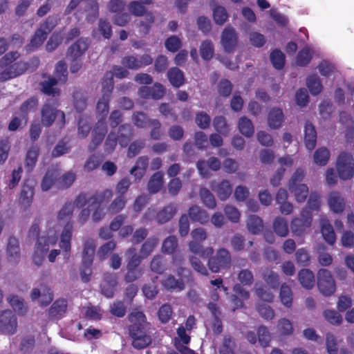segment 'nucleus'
Listing matches in <instances>:
<instances>
[{
    "instance_id": "obj_1",
    "label": "nucleus",
    "mask_w": 354,
    "mask_h": 354,
    "mask_svg": "<svg viewBox=\"0 0 354 354\" xmlns=\"http://www.w3.org/2000/svg\"><path fill=\"white\" fill-rule=\"evenodd\" d=\"M127 319L129 322L128 334L132 346L137 350L149 346L152 342L151 324L147 322L145 314L135 308L128 315Z\"/></svg>"
},
{
    "instance_id": "obj_2",
    "label": "nucleus",
    "mask_w": 354,
    "mask_h": 354,
    "mask_svg": "<svg viewBox=\"0 0 354 354\" xmlns=\"http://www.w3.org/2000/svg\"><path fill=\"white\" fill-rule=\"evenodd\" d=\"M207 258V266L213 273L219 272L223 270H228L232 266L231 253L224 248L218 249L214 254L213 253Z\"/></svg>"
},
{
    "instance_id": "obj_3",
    "label": "nucleus",
    "mask_w": 354,
    "mask_h": 354,
    "mask_svg": "<svg viewBox=\"0 0 354 354\" xmlns=\"http://www.w3.org/2000/svg\"><path fill=\"white\" fill-rule=\"evenodd\" d=\"M339 177L343 180L350 179L354 174V158L351 153L342 152L337 160Z\"/></svg>"
},
{
    "instance_id": "obj_4",
    "label": "nucleus",
    "mask_w": 354,
    "mask_h": 354,
    "mask_svg": "<svg viewBox=\"0 0 354 354\" xmlns=\"http://www.w3.org/2000/svg\"><path fill=\"white\" fill-rule=\"evenodd\" d=\"M317 287L324 296H330L335 293L336 284L331 272L327 269L322 268L318 271Z\"/></svg>"
},
{
    "instance_id": "obj_5",
    "label": "nucleus",
    "mask_w": 354,
    "mask_h": 354,
    "mask_svg": "<svg viewBox=\"0 0 354 354\" xmlns=\"http://www.w3.org/2000/svg\"><path fill=\"white\" fill-rule=\"evenodd\" d=\"M41 122L46 127H50L56 118H59L61 126L65 124V114L63 111L57 110L48 103H45L41 111Z\"/></svg>"
},
{
    "instance_id": "obj_6",
    "label": "nucleus",
    "mask_w": 354,
    "mask_h": 354,
    "mask_svg": "<svg viewBox=\"0 0 354 354\" xmlns=\"http://www.w3.org/2000/svg\"><path fill=\"white\" fill-rule=\"evenodd\" d=\"M17 319L10 310L0 312V333L4 335H12L17 330Z\"/></svg>"
},
{
    "instance_id": "obj_7",
    "label": "nucleus",
    "mask_w": 354,
    "mask_h": 354,
    "mask_svg": "<svg viewBox=\"0 0 354 354\" xmlns=\"http://www.w3.org/2000/svg\"><path fill=\"white\" fill-rule=\"evenodd\" d=\"M312 221V213L308 209H302L301 218H295L291 222L290 228L292 234L295 236H302L306 230L311 225Z\"/></svg>"
},
{
    "instance_id": "obj_8",
    "label": "nucleus",
    "mask_w": 354,
    "mask_h": 354,
    "mask_svg": "<svg viewBox=\"0 0 354 354\" xmlns=\"http://www.w3.org/2000/svg\"><path fill=\"white\" fill-rule=\"evenodd\" d=\"M178 248V239L174 235H170L162 242L161 251L165 254H171L172 263L174 264H180L183 261V257L180 254L176 253Z\"/></svg>"
},
{
    "instance_id": "obj_9",
    "label": "nucleus",
    "mask_w": 354,
    "mask_h": 354,
    "mask_svg": "<svg viewBox=\"0 0 354 354\" xmlns=\"http://www.w3.org/2000/svg\"><path fill=\"white\" fill-rule=\"evenodd\" d=\"M153 62V59L148 54L142 55L140 58L136 55H128L122 57L121 64L131 70H138L142 67L149 66Z\"/></svg>"
},
{
    "instance_id": "obj_10",
    "label": "nucleus",
    "mask_w": 354,
    "mask_h": 354,
    "mask_svg": "<svg viewBox=\"0 0 354 354\" xmlns=\"http://www.w3.org/2000/svg\"><path fill=\"white\" fill-rule=\"evenodd\" d=\"M28 71V64L25 62H17L6 68L0 73V82H5L8 80L19 76Z\"/></svg>"
},
{
    "instance_id": "obj_11",
    "label": "nucleus",
    "mask_w": 354,
    "mask_h": 354,
    "mask_svg": "<svg viewBox=\"0 0 354 354\" xmlns=\"http://www.w3.org/2000/svg\"><path fill=\"white\" fill-rule=\"evenodd\" d=\"M35 181L32 179H25L19 196V203L25 208L29 207L34 196Z\"/></svg>"
},
{
    "instance_id": "obj_12",
    "label": "nucleus",
    "mask_w": 354,
    "mask_h": 354,
    "mask_svg": "<svg viewBox=\"0 0 354 354\" xmlns=\"http://www.w3.org/2000/svg\"><path fill=\"white\" fill-rule=\"evenodd\" d=\"M221 41L225 52L233 53L238 43V37L235 30L232 28H225L221 35Z\"/></svg>"
},
{
    "instance_id": "obj_13",
    "label": "nucleus",
    "mask_w": 354,
    "mask_h": 354,
    "mask_svg": "<svg viewBox=\"0 0 354 354\" xmlns=\"http://www.w3.org/2000/svg\"><path fill=\"white\" fill-rule=\"evenodd\" d=\"M210 188L214 192L221 201H226L232 193V186L228 180L224 179L220 183L213 180L210 183Z\"/></svg>"
},
{
    "instance_id": "obj_14",
    "label": "nucleus",
    "mask_w": 354,
    "mask_h": 354,
    "mask_svg": "<svg viewBox=\"0 0 354 354\" xmlns=\"http://www.w3.org/2000/svg\"><path fill=\"white\" fill-rule=\"evenodd\" d=\"M88 46L89 43L87 38L81 37L78 39L68 47L66 53L67 57L73 59L80 58L86 51Z\"/></svg>"
},
{
    "instance_id": "obj_15",
    "label": "nucleus",
    "mask_w": 354,
    "mask_h": 354,
    "mask_svg": "<svg viewBox=\"0 0 354 354\" xmlns=\"http://www.w3.org/2000/svg\"><path fill=\"white\" fill-rule=\"evenodd\" d=\"M73 225L68 222L61 234L59 247L63 250L64 259L68 260L70 258L71 248V241L72 238Z\"/></svg>"
},
{
    "instance_id": "obj_16",
    "label": "nucleus",
    "mask_w": 354,
    "mask_h": 354,
    "mask_svg": "<svg viewBox=\"0 0 354 354\" xmlns=\"http://www.w3.org/2000/svg\"><path fill=\"white\" fill-rule=\"evenodd\" d=\"M48 249V239H39L36 242L34 253L32 254V261L36 266H39L42 264Z\"/></svg>"
},
{
    "instance_id": "obj_17",
    "label": "nucleus",
    "mask_w": 354,
    "mask_h": 354,
    "mask_svg": "<svg viewBox=\"0 0 354 354\" xmlns=\"http://www.w3.org/2000/svg\"><path fill=\"white\" fill-rule=\"evenodd\" d=\"M39 147L37 145H32L27 151L24 160V168L27 173H31L37 162L39 155Z\"/></svg>"
},
{
    "instance_id": "obj_18",
    "label": "nucleus",
    "mask_w": 354,
    "mask_h": 354,
    "mask_svg": "<svg viewBox=\"0 0 354 354\" xmlns=\"http://www.w3.org/2000/svg\"><path fill=\"white\" fill-rule=\"evenodd\" d=\"M96 243L93 239H87L84 243L82 264L92 266L95 252Z\"/></svg>"
},
{
    "instance_id": "obj_19",
    "label": "nucleus",
    "mask_w": 354,
    "mask_h": 354,
    "mask_svg": "<svg viewBox=\"0 0 354 354\" xmlns=\"http://www.w3.org/2000/svg\"><path fill=\"white\" fill-rule=\"evenodd\" d=\"M188 216L192 222L201 224L207 223L209 218L207 211L196 205H193L189 208Z\"/></svg>"
},
{
    "instance_id": "obj_20",
    "label": "nucleus",
    "mask_w": 354,
    "mask_h": 354,
    "mask_svg": "<svg viewBox=\"0 0 354 354\" xmlns=\"http://www.w3.org/2000/svg\"><path fill=\"white\" fill-rule=\"evenodd\" d=\"M304 143L306 147L312 151L317 143V132L315 127L310 122H306L304 127Z\"/></svg>"
},
{
    "instance_id": "obj_21",
    "label": "nucleus",
    "mask_w": 354,
    "mask_h": 354,
    "mask_svg": "<svg viewBox=\"0 0 354 354\" xmlns=\"http://www.w3.org/2000/svg\"><path fill=\"white\" fill-rule=\"evenodd\" d=\"M177 207L174 203H169L160 210L156 216L158 224H164L169 221L176 214Z\"/></svg>"
},
{
    "instance_id": "obj_22",
    "label": "nucleus",
    "mask_w": 354,
    "mask_h": 354,
    "mask_svg": "<svg viewBox=\"0 0 354 354\" xmlns=\"http://www.w3.org/2000/svg\"><path fill=\"white\" fill-rule=\"evenodd\" d=\"M133 136V129L129 124H121L118 128L117 139L122 147H126Z\"/></svg>"
},
{
    "instance_id": "obj_23",
    "label": "nucleus",
    "mask_w": 354,
    "mask_h": 354,
    "mask_svg": "<svg viewBox=\"0 0 354 354\" xmlns=\"http://www.w3.org/2000/svg\"><path fill=\"white\" fill-rule=\"evenodd\" d=\"M6 253L8 260L10 262L17 263L19 261L20 258V248L19 241L16 238L13 236H10L9 238L6 248Z\"/></svg>"
},
{
    "instance_id": "obj_24",
    "label": "nucleus",
    "mask_w": 354,
    "mask_h": 354,
    "mask_svg": "<svg viewBox=\"0 0 354 354\" xmlns=\"http://www.w3.org/2000/svg\"><path fill=\"white\" fill-rule=\"evenodd\" d=\"M284 120L283 111L279 108H272L268 115V124L271 129H277L281 127Z\"/></svg>"
},
{
    "instance_id": "obj_25",
    "label": "nucleus",
    "mask_w": 354,
    "mask_h": 354,
    "mask_svg": "<svg viewBox=\"0 0 354 354\" xmlns=\"http://www.w3.org/2000/svg\"><path fill=\"white\" fill-rule=\"evenodd\" d=\"M167 76L169 82L175 88H179L185 82L183 72L178 67H172L167 71Z\"/></svg>"
},
{
    "instance_id": "obj_26",
    "label": "nucleus",
    "mask_w": 354,
    "mask_h": 354,
    "mask_svg": "<svg viewBox=\"0 0 354 354\" xmlns=\"http://www.w3.org/2000/svg\"><path fill=\"white\" fill-rule=\"evenodd\" d=\"M162 285L168 291H182L185 285L183 279H176L172 274H169L162 280Z\"/></svg>"
},
{
    "instance_id": "obj_27",
    "label": "nucleus",
    "mask_w": 354,
    "mask_h": 354,
    "mask_svg": "<svg viewBox=\"0 0 354 354\" xmlns=\"http://www.w3.org/2000/svg\"><path fill=\"white\" fill-rule=\"evenodd\" d=\"M328 205L335 213H342L345 208V201L338 192H332L328 197Z\"/></svg>"
},
{
    "instance_id": "obj_28",
    "label": "nucleus",
    "mask_w": 354,
    "mask_h": 354,
    "mask_svg": "<svg viewBox=\"0 0 354 354\" xmlns=\"http://www.w3.org/2000/svg\"><path fill=\"white\" fill-rule=\"evenodd\" d=\"M236 344L234 337L227 333L223 337L222 343L218 347L219 354H236Z\"/></svg>"
},
{
    "instance_id": "obj_29",
    "label": "nucleus",
    "mask_w": 354,
    "mask_h": 354,
    "mask_svg": "<svg viewBox=\"0 0 354 354\" xmlns=\"http://www.w3.org/2000/svg\"><path fill=\"white\" fill-rule=\"evenodd\" d=\"M67 308V301L64 299L56 300L48 310L51 319H60L65 314Z\"/></svg>"
},
{
    "instance_id": "obj_30",
    "label": "nucleus",
    "mask_w": 354,
    "mask_h": 354,
    "mask_svg": "<svg viewBox=\"0 0 354 354\" xmlns=\"http://www.w3.org/2000/svg\"><path fill=\"white\" fill-rule=\"evenodd\" d=\"M149 165V158L147 156H140L136 162V165L130 170V174L134 175L136 178L140 180L144 176Z\"/></svg>"
},
{
    "instance_id": "obj_31",
    "label": "nucleus",
    "mask_w": 354,
    "mask_h": 354,
    "mask_svg": "<svg viewBox=\"0 0 354 354\" xmlns=\"http://www.w3.org/2000/svg\"><path fill=\"white\" fill-rule=\"evenodd\" d=\"M202 242L191 241L188 243L189 250L195 254L200 255L202 258L206 259L214 253L212 247L203 248Z\"/></svg>"
},
{
    "instance_id": "obj_32",
    "label": "nucleus",
    "mask_w": 354,
    "mask_h": 354,
    "mask_svg": "<svg viewBox=\"0 0 354 354\" xmlns=\"http://www.w3.org/2000/svg\"><path fill=\"white\" fill-rule=\"evenodd\" d=\"M39 297H41V305L42 306H46L49 305L53 299V292L48 288H45L42 293L38 288H34L32 290L30 297L32 301L37 299Z\"/></svg>"
},
{
    "instance_id": "obj_33",
    "label": "nucleus",
    "mask_w": 354,
    "mask_h": 354,
    "mask_svg": "<svg viewBox=\"0 0 354 354\" xmlns=\"http://www.w3.org/2000/svg\"><path fill=\"white\" fill-rule=\"evenodd\" d=\"M298 280L306 289H312L315 285L314 273L309 269H302L298 273Z\"/></svg>"
},
{
    "instance_id": "obj_34",
    "label": "nucleus",
    "mask_w": 354,
    "mask_h": 354,
    "mask_svg": "<svg viewBox=\"0 0 354 354\" xmlns=\"http://www.w3.org/2000/svg\"><path fill=\"white\" fill-rule=\"evenodd\" d=\"M240 283H236L233 286V291L235 294L232 296V300L237 306H242L243 305V300H247L250 297L249 292Z\"/></svg>"
},
{
    "instance_id": "obj_35",
    "label": "nucleus",
    "mask_w": 354,
    "mask_h": 354,
    "mask_svg": "<svg viewBox=\"0 0 354 354\" xmlns=\"http://www.w3.org/2000/svg\"><path fill=\"white\" fill-rule=\"evenodd\" d=\"M57 80L54 77H49L48 80H46L41 83V91L48 95L52 97L59 96L60 94V90L55 86L57 84Z\"/></svg>"
},
{
    "instance_id": "obj_36",
    "label": "nucleus",
    "mask_w": 354,
    "mask_h": 354,
    "mask_svg": "<svg viewBox=\"0 0 354 354\" xmlns=\"http://www.w3.org/2000/svg\"><path fill=\"white\" fill-rule=\"evenodd\" d=\"M321 232L325 241L330 245L336 241V235L332 225L328 221H323L322 223Z\"/></svg>"
},
{
    "instance_id": "obj_37",
    "label": "nucleus",
    "mask_w": 354,
    "mask_h": 354,
    "mask_svg": "<svg viewBox=\"0 0 354 354\" xmlns=\"http://www.w3.org/2000/svg\"><path fill=\"white\" fill-rule=\"evenodd\" d=\"M246 226L250 232L253 234H258L263 230V223L259 216L250 215L246 221Z\"/></svg>"
},
{
    "instance_id": "obj_38",
    "label": "nucleus",
    "mask_w": 354,
    "mask_h": 354,
    "mask_svg": "<svg viewBox=\"0 0 354 354\" xmlns=\"http://www.w3.org/2000/svg\"><path fill=\"white\" fill-rule=\"evenodd\" d=\"M265 283L272 289L277 290L280 285L279 274L272 270L266 269L262 273Z\"/></svg>"
},
{
    "instance_id": "obj_39",
    "label": "nucleus",
    "mask_w": 354,
    "mask_h": 354,
    "mask_svg": "<svg viewBox=\"0 0 354 354\" xmlns=\"http://www.w3.org/2000/svg\"><path fill=\"white\" fill-rule=\"evenodd\" d=\"M163 183V174L161 171L154 173L148 182V190L151 194L158 192Z\"/></svg>"
},
{
    "instance_id": "obj_40",
    "label": "nucleus",
    "mask_w": 354,
    "mask_h": 354,
    "mask_svg": "<svg viewBox=\"0 0 354 354\" xmlns=\"http://www.w3.org/2000/svg\"><path fill=\"white\" fill-rule=\"evenodd\" d=\"M199 196L203 204L208 209H214L216 207V201L213 194L206 187H201Z\"/></svg>"
},
{
    "instance_id": "obj_41",
    "label": "nucleus",
    "mask_w": 354,
    "mask_h": 354,
    "mask_svg": "<svg viewBox=\"0 0 354 354\" xmlns=\"http://www.w3.org/2000/svg\"><path fill=\"white\" fill-rule=\"evenodd\" d=\"M57 171L55 169H48L46 172L41 183V189L44 192L49 190L57 180Z\"/></svg>"
},
{
    "instance_id": "obj_42",
    "label": "nucleus",
    "mask_w": 354,
    "mask_h": 354,
    "mask_svg": "<svg viewBox=\"0 0 354 354\" xmlns=\"http://www.w3.org/2000/svg\"><path fill=\"white\" fill-rule=\"evenodd\" d=\"M239 131L245 137H252L254 133L252 122L245 116L241 117L238 123Z\"/></svg>"
},
{
    "instance_id": "obj_43",
    "label": "nucleus",
    "mask_w": 354,
    "mask_h": 354,
    "mask_svg": "<svg viewBox=\"0 0 354 354\" xmlns=\"http://www.w3.org/2000/svg\"><path fill=\"white\" fill-rule=\"evenodd\" d=\"M102 96L111 97L114 87L112 72L107 71L105 73L102 79Z\"/></svg>"
},
{
    "instance_id": "obj_44",
    "label": "nucleus",
    "mask_w": 354,
    "mask_h": 354,
    "mask_svg": "<svg viewBox=\"0 0 354 354\" xmlns=\"http://www.w3.org/2000/svg\"><path fill=\"white\" fill-rule=\"evenodd\" d=\"M150 269L153 272L162 274L166 270V260L160 254L155 255L151 261Z\"/></svg>"
},
{
    "instance_id": "obj_45",
    "label": "nucleus",
    "mask_w": 354,
    "mask_h": 354,
    "mask_svg": "<svg viewBox=\"0 0 354 354\" xmlns=\"http://www.w3.org/2000/svg\"><path fill=\"white\" fill-rule=\"evenodd\" d=\"M273 230L279 236L286 237L289 232L286 220L281 216L276 217L273 222Z\"/></svg>"
},
{
    "instance_id": "obj_46",
    "label": "nucleus",
    "mask_w": 354,
    "mask_h": 354,
    "mask_svg": "<svg viewBox=\"0 0 354 354\" xmlns=\"http://www.w3.org/2000/svg\"><path fill=\"white\" fill-rule=\"evenodd\" d=\"M289 191L292 193L295 197V200L298 203H303L306 201L309 189L306 184H300L293 186L292 188L288 187Z\"/></svg>"
},
{
    "instance_id": "obj_47",
    "label": "nucleus",
    "mask_w": 354,
    "mask_h": 354,
    "mask_svg": "<svg viewBox=\"0 0 354 354\" xmlns=\"http://www.w3.org/2000/svg\"><path fill=\"white\" fill-rule=\"evenodd\" d=\"M158 243V239L155 236L148 238L142 245L140 254L143 259L148 257L153 251Z\"/></svg>"
},
{
    "instance_id": "obj_48",
    "label": "nucleus",
    "mask_w": 354,
    "mask_h": 354,
    "mask_svg": "<svg viewBox=\"0 0 354 354\" xmlns=\"http://www.w3.org/2000/svg\"><path fill=\"white\" fill-rule=\"evenodd\" d=\"M47 36L45 35L41 30L38 29L35 31L34 35L32 37L30 41L26 45V49L27 51H33L41 46L44 41L46 39Z\"/></svg>"
},
{
    "instance_id": "obj_49",
    "label": "nucleus",
    "mask_w": 354,
    "mask_h": 354,
    "mask_svg": "<svg viewBox=\"0 0 354 354\" xmlns=\"http://www.w3.org/2000/svg\"><path fill=\"white\" fill-rule=\"evenodd\" d=\"M307 86L313 95L319 94L323 88L322 82L317 75H310L306 80Z\"/></svg>"
},
{
    "instance_id": "obj_50",
    "label": "nucleus",
    "mask_w": 354,
    "mask_h": 354,
    "mask_svg": "<svg viewBox=\"0 0 354 354\" xmlns=\"http://www.w3.org/2000/svg\"><path fill=\"white\" fill-rule=\"evenodd\" d=\"M112 196V191L109 189L104 190L102 193H95L91 196L88 201L89 207L98 208L100 205L104 202L105 197L110 198Z\"/></svg>"
},
{
    "instance_id": "obj_51",
    "label": "nucleus",
    "mask_w": 354,
    "mask_h": 354,
    "mask_svg": "<svg viewBox=\"0 0 354 354\" xmlns=\"http://www.w3.org/2000/svg\"><path fill=\"white\" fill-rule=\"evenodd\" d=\"M75 179L76 175L73 171H67L57 178V187L62 189H67L72 185Z\"/></svg>"
},
{
    "instance_id": "obj_52",
    "label": "nucleus",
    "mask_w": 354,
    "mask_h": 354,
    "mask_svg": "<svg viewBox=\"0 0 354 354\" xmlns=\"http://www.w3.org/2000/svg\"><path fill=\"white\" fill-rule=\"evenodd\" d=\"M279 297L281 303L287 308H290L292 304V292L291 288L283 283L280 288Z\"/></svg>"
},
{
    "instance_id": "obj_53",
    "label": "nucleus",
    "mask_w": 354,
    "mask_h": 354,
    "mask_svg": "<svg viewBox=\"0 0 354 354\" xmlns=\"http://www.w3.org/2000/svg\"><path fill=\"white\" fill-rule=\"evenodd\" d=\"M73 97L75 109L79 113L82 112L86 108L87 105L85 93L78 90L73 93Z\"/></svg>"
},
{
    "instance_id": "obj_54",
    "label": "nucleus",
    "mask_w": 354,
    "mask_h": 354,
    "mask_svg": "<svg viewBox=\"0 0 354 354\" xmlns=\"http://www.w3.org/2000/svg\"><path fill=\"white\" fill-rule=\"evenodd\" d=\"M270 59L276 69L281 70L284 67L286 57L280 50L274 49L272 50L270 53Z\"/></svg>"
},
{
    "instance_id": "obj_55",
    "label": "nucleus",
    "mask_w": 354,
    "mask_h": 354,
    "mask_svg": "<svg viewBox=\"0 0 354 354\" xmlns=\"http://www.w3.org/2000/svg\"><path fill=\"white\" fill-rule=\"evenodd\" d=\"M313 58L310 49L308 47H304L301 49L297 55L296 63L299 66H306L311 61Z\"/></svg>"
},
{
    "instance_id": "obj_56",
    "label": "nucleus",
    "mask_w": 354,
    "mask_h": 354,
    "mask_svg": "<svg viewBox=\"0 0 354 354\" xmlns=\"http://www.w3.org/2000/svg\"><path fill=\"white\" fill-rule=\"evenodd\" d=\"M8 300L14 310L19 315H24L26 313L27 307L22 299L17 295H10Z\"/></svg>"
},
{
    "instance_id": "obj_57",
    "label": "nucleus",
    "mask_w": 354,
    "mask_h": 354,
    "mask_svg": "<svg viewBox=\"0 0 354 354\" xmlns=\"http://www.w3.org/2000/svg\"><path fill=\"white\" fill-rule=\"evenodd\" d=\"M59 19L57 16L50 15L46 20L40 25L38 28L41 32L48 36L51 31L57 26Z\"/></svg>"
},
{
    "instance_id": "obj_58",
    "label": "nucleus",
    "mask_w": 354,
    "mask_h": 354,
    "mask_svg": "<svg viewBox=\"0 0 354 354\" xmlns=\"http://www.w3.org/2000/svg\"><path fill=\"white\" fill-rule=\"evenodd\" d=\"M200 53L204 60H210L214 54L213 43L211 40H205L202 41L200 46Z\"/></svg>"
},
{
    "instance_id": "obj_59",
    "label": "nucleus",
    "mask_w": 354,
    "mask_h": 354,
    "mask_svg": "<svg viewBox=\"0 0 354 354\" xmlns=\"http://www.w3.org/2000/svg\"><path fill=\"white\" fill-rule=\"evenodd\" d=\"M213 18L218 25H223L228 19V13L225 7L216 6L213 9Z\"/></svg>"
},
{
    "instance_id": "obj_60",
    "label": "nucleus",
    "mask_w": 354,
    "mask_h": 354,
    "mask_svg": "<svg viewBox=\"0 0 354 354\" xmlns=\"http://www.w3.org/2000/svg\"><path fill=\"white\" fill-rule=\"evenodd\" d=\"M38 105V100L35 97H31L24 101L20 106L19 111L21 115L24 117L32 111H34Z\"/></svg>"
},
{
    "instance_id": "obj_61",
    "label": "nucleus",
    "mask_w": 354,
    "mask_h": 354,
    "mask_svg": "<svg viewBox=\"0 0 354 354\" xmlns=\"http://www.w3.org/2000/svg\"><path fill=\"white\" fill-rule=\"evenodd\" d=\"M330 157L329 151L325 147L317 149L314 153V162L319 165H326Z\"/></svg>"
},
{
    "instance_id": "obj_62",
    "label": "nucleus",
    "mask_w": 354,
    "mask_h": 354,
    "mask_svg": "<svg viewBox=\"0 0 354 354\" xmlns=\"http://www.w3.org/2000/svg\"><path fill=\"white\" fill-rule=\"evenodd\" d=\"M213 126L216 131L223 136H227L229 133V128L225 117L216 116L213 120Z\"/></svg>"
},
{
    "instance_id": "obj_63",
    "label": "nucleus",
    "mask_w": 354,
    "mask_h": 354,
    "mask_svg": "<svg viewBox=\"0 0 354 354\" xmlns=\"http://www.w3.org/2000/svg\"><path fill=\"white\" fill-rule=\"evenodd\" d=\"M126 202L124 196L119 195L109 205V212L112 214L120 212L124 208Z\"/></svg>"
},
{
    "instance_id": "obj_64",
    "label": "nucleus",
    "mask_w": 354,
    "mask_h": 354,
    "mask_svg": "<svg viewBox=\"0 0 354 354\" xmlns=\"http://www.w3.org/2000/svg\"><path fill=\"white\" fill-rule=\"evenodd\" d=\"M109 312L117 317H123L127 313V307L122 301H115L109 307Z\"/></svg>"
}]
</instances>
